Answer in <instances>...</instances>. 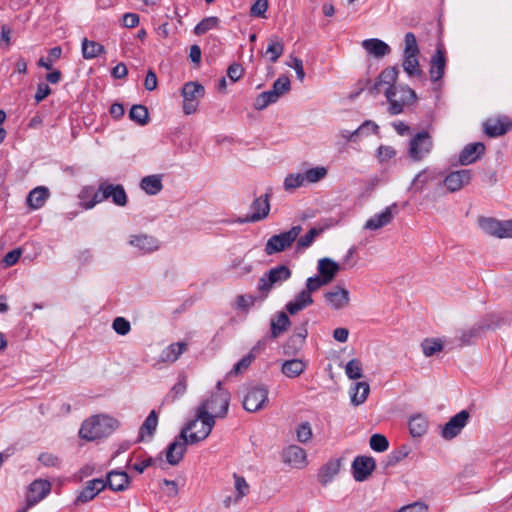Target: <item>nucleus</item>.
I'll use <instances>...</instances> for the list:
<instances>
[{
  "label": "nucleus",
  "instance_id": "1",
  "mask_svg": "<svg viewBox=\"0 0 512 512\" xmlns=\"http://www.w3.org/2000/svg\"><path fill=\"white\" fill-rule=\"evenodd\" d=\"M230 393L223 389L222 382L218 381L216 390L209 398L204 400L197 408V425L201 424V436H209L215 425V418H225L230 404Z\"/></svg>",
  "mask_w": 512,
  "mask_h": 512
},
{
  "label": "nucleus",
  "instance_id": "2",
  "mask_svg": "<svg viewBox=\"0 0 512 512\" xmlns=\"http://www.w3.org/2000/svg\"><path fill=\"white\" fill-rule=\"evenodd\" d=\"M197 421L190 420L181 429L180 434L171 442L166 450V460L170 465H177L183 459L186 452L187 445L197 444L207 438V436H201V431L196 429Z\"/></svg>",
  "mask_w": 512,
  "mask_h": 512
},
{
  "label": "nucleus",
  "instance_id": "3",
  "mask_svg": "<svg viewBox=\"0 0 512 512\" xmlns=\"http://www.w3.org/2000/svg\"><path fill=\"white\" fill-rule=\"evenodd\" d=\"M118 422L106 415H95L85 420L79 430V436L87 441H94L109 436Z\"/></svg>",
  "mask_w": 512,
  "mask_h": 512
},
{
  "label": "nucleus",
  "instance_id": "4",
  "mask_svg": "<svg viewBox=\"0 0 512 512\" xmlns=\"http://www.w3.org/2000/svg\"><path fill=\"white\" fill-rule=\"evenodd\" d=\"M496 326L497 324L493 316L485 317L470 328L459 331V335L449 341V344L452 345V348L472 345L486 331L493 330Z\"/></svg>",
  "mask_w": 512,
  "mask_h": 512
},
{
  "label": "nucleus",
  "instance_id": "5",
  "mask_svg": "<svg viewBox=\"0 0 512 512\" xmlns=\"http://www.w3.org/2000/svg\"><path fill=\"white\" fill-rule=\"evenodd\" d=\"M385 96L389 102V113L398 115L403 112L405 106L412 104L417 96L413 89L408 86L387 87Z\"/></svg>",
  "mask_w": 512,
  "mask_h": 512
},
{
  "label": "nucleus",
  "instance_id": "6",
  "mask_svg": "<svg viewBox=\"0 0 512 512\" xmlns=\"http://www.w3.org/2000/svg\"><path fill=\"white\" fill-rule=\"evenodd\" d=\"M291 275L292 272L286 265L274 267L259 279L257 286L258 291L263 298H266L274 286L281 285L283 282L287 281Z\"/></svg>",
  "mask_w": 512,
  "mask_h": 512
},
{
  "label": "nucleus",
  "instance_id": "7",
  "mask_svg": "<svg viewBox=\"0 0 512 512\" xmlns=\"http://www.w3.org/2000/svg\"><path fill=\"white\" fill-rule=\"evenodd\" d=\"M301 231L302 227L297 225L293 226L288 231L273 235L265 244V253L270 256L290 248L298 238Z\"/></svg>",
  "mask_w": 512,
  "mask_h": 512
},
{
  "label": "nucleus",
  "instance_id": "8",
  "mask_svg": "<svg viewBox=\"0 0 512 512\" xmlns=\"http://www.w3.org/2000/svg\"><path fill=\"white\" fill-rule=\"evenodd\" d=\"M433 148V140L427 131H421L415 134L408 148V156L414 162L422 161L430 154Z\"/></svg>",
  "mask_w": 512,
  "mask_h": 512
},
{
  "label": "nucleus",
  "instance_id": "9",
  "mask_svg": "<svg viewBox=\"0 0 512 512\" xmlns=\"http://www.w3.org/2000/svg\"><path fill=\"white\" fill-rule=\"evenodd\" d=\"M181 95L183 97V112L186 115L197 111L199 101L205 95V88L198 82H187L184 84Z\"/></svg>",
  "mask_w": 512,
  "mask_h": 512
},
{
  "label": "nucleus",
  "instance_id": "10",
  "mask_svg": "<svg viewBox=\"0 0 512 512\" xmlns=\"http://www.w3.org/2000/svg\"><path fill=\"white\" fill-rule=\"evenodd\" d=\"M268 393L265 386L249 388L242 401L243 408L248 412H257L263 409L269 401Z\"/></svg>",
  "mask_w": 512,
  "mask_h": 512
},
{
  "label": "nucleus",
  "instance_id": "11",
  "mask_svg": "<svg viewBox=\"0 0 512 512\" xmlns=\"http://www.w3.org/2000/svg\"><path fill=\"white\" fill-rule=\"evenodd\" d=\"M270 193L267 192L265 195L257 197L251 204V214H247L244 218L239 219L240 223H253L265 219L270 211Z\"/></svg>",
  "mask_w": 512,
  "mask_h": 512
},
{
  "label": "nucleus",
  "instance_id": "12",
  "mask_svg": "<svg viewBox=\"0 0 512 512\" xmlns=\"http://www.w3.org/2000/svg\"><path fill=\"white\" fill-rule=\"evenodd\" d=\"M52 485L48 480L36 479L28 487L26 494L27 508H32L46 498L51 492Z\"/></svg>",
  "mask_w": 512,
  "mask_h": 512
},
{
  "label": "nucleus",
  "instance_id": "13",
  "mask_svg": "<svg viewBox=\"0 0 512 512\" xmlns=\"http://www.w3.org/2000/svg\"><path fill=\"white\" fill-rule=\"evenodd\" d=\"M469 418L470 413L467 410H461L443 426L441 436L446 440L455 438L467 425Z\"/></svg>",
  "mask_w": 512,
  "mask_h": 512
},
{
  "label": "nucleus",
  "instance_id": "14",
  "mask_svg": "<svg viewBox=\"0 0 512 512\" xmlns=\"http://www.w3.org/2000/svg\"><path fill=\"white\" fill-rule=\"evenodd\" d=\"M473 177L471 169H461L449 173L443 180V185L451 193L461 190L468 185Z\"/></svg>",
  "mask_w": 512,
  "mask_h": 512
},
{
  "label": "nucleus",
  "instance_id": "15",
  "mask_svg": "<svg viewBox=\"0 0 512 512\" xmlns=\"http://www.w3.org/2000/svg\"><path fill=\"white\" fill-rule=\"evenodd\" d=\"M375 466L376 463L372 457L357 456L352 463V473L354 479L358 482L367 480L375 469Z\"/></svg>",
  "mask_w": 512,
  "mask_h": 512
},
{
  "label": "nucleus",
  "instance_id": "16",
  "mask_svg": "<svg viewBox=\"0 0 512 512\" xmlns=\"http://www.w3.org/2000/svg\"><path fill=\"white\" fill-rule=\"evenodd\" d=\"M100 192L102 198H112V202L117 206H126L128 197L124 187L120 184H111L107 181L100 183Z\"/></svg>",
  "mask_w": 512,
  "mask_h": 512
},
{
  "label": "nucleus",
  "instance_id": "17",
  "mask_svg": "<svg viewBox=\"0 0 512 512\" xmlns=\"http://www.w3.org/2000/svg\"><path fill=\"white\" fill-rule=\"evenodd\" d=\"M445 67V48L443 44H438L436 47L435 54L432 56L430 60L429 74L431 81L437 82L441 80L445 73Z\"/></svg>",
  "mask_w": 512,
  "mask_h": 512
},
{
  "label": "nucleus",
  "instance_id": "18",
  "mask_svg": "<svg viewBox=\"0 0 512 512\" xmlns=\"http://www.w3.org/2000/svg\"><path fill=\"white\" fill-rule=\"evenodd\" d=\"M484 131L489 137H499L512 129V121L507 117L487 119L484 124Z\"/></svg>",
  "mask_w": 512,
  "mask_h": 512
},
{
  "label": "nucleus",
  "instance_id": "19",
  "mask_svg": "<svg viewBox=\"0 0 512 512\" xmlns=\"http://www.w3.org/2000/svg\"><path fill=\"white\" fill-rule=\"evenodd\" d=\"M106 488L103 478H96L85 483L83 489L79 492L75 505L84 504L93 500L101 491Z\"/></svg>",
  "mask_w": 512,
  "mask_h": 512
},
{
  "label": "nucleus",
  "instance_id": "20",
  "mask_svg": "<svg viewBox=\"0 0 512 512\" xmlns=\"http://www.w3.org/2000/svg\"><path fill=\"white\" fill-rule=\"evenodd\" d=\"M131 478L125 471L112 470L108 472L103 482L106 487L115 492L126 490L130 485Z\"/></svg>",
  "mask_w": 512,
  "mask_h": 512
},
{
  "label": "nucleus",
  "instance_id": "21",
  "mask_svg": "<svg viewBox=\"0 0 512 512\" xmlns=\"http://www.w3.org/2000/svg\"><path fill=\"white\" fill-rule=\"evenodd\" d=\"M283 461L294 468H303L307 464L306 451L297 445H290L283 451Z\"/></svg>",
  "mask_w": 512,
  "mask_h": 512
},
{
  "label": "nucleus",
  "instance_id": "22",
  "mask_svg": "<svg viewBox=\"0 0 512 512\" xmlns=\"http://www.w3.org/2000/svg\"><path fill=\"white\" fill-rule=\"evenodd\" d=\"M485 153V145L482 142H475L466 145L459 154V163L469 165L476 162Z\"/></svg>",
  "mask_w": 512,
  "mask_h": 512
},
{
  "label": "nucleus",
  "instance_id": "23",
  "mask_svg": "<svg viewBox=\"0 0 512 512\" xmlns=\"http://www.w3.org/2000/svg\"><path fill=\"white\" fill-rule=\"evenodd\" d=\"M317 270L319 276L327 283H331L337 273L341 270V266L331 258H321L318 260Z\"/></svg>",
  "mask_w": 512,
  "mask_h": 512
},
{
  "label": "nucleus",
  "instance_id": "24",
  "mask_svg": "<svg viewBox=\"0 0 512 512\" xmlns=\"http://www.w3.org/2000/svg\"><path fill=\"white\" fill-rule=\"evenodd\" d=\"M397 208L396 203L386 207L381 213L369 218L365 223V229L377 230L388 225L393 219V210Z\"/></svg>",
  "mask_w": 512,
  "mask_h": 512
},
{
  "label": "nucleus",
  "instance_id": "25",
  "mask_svg": "<svg viewBox=\"0 0 512 512\" xmlns=\"http://www.w3.org/2000/svg\"><path fill=\"white\" fill-rule=\"evenodd\" d=\"M324 298L334 309H341L349 303V292L345 288L336 286L324 294Z\"/></svg>",
  "mask_w": 512,
  "mask_h": 512
},
{
  "label": "nucleus",
  "instance_id": "26",
  "mask_svg": "<svg viewBox=\"0 0 512 512\" xmlns=\"http://www.w3.org/2000/svg\"><path fill=\"white\" fill-rule=\"evenodd\" d=\"M399 70L396 66L385 68L378 76L376 82L370 88L372 93H378L382 85L388 87H395L396 80L398 78Z\"/></svg>",
  "mask_w": 512,
  "mask_h": 512
},
{
  "label": "nucleus",
  "instance_id": "27",
  "mask_svg": "<svg viewBox=\"0 0 512 512\" xmlns=\"http://www.w3.org/2000/svg\"><path fill=\"white\" fill-rule=\"evenodd\" d=\"M130 245L137 247L143 253H150L159 248L158 240L150 235H133L129 240Z\"/></svg>",
  "mask_w": 512,
  "mask_h": 512
},
{
  "label": "nucleus",
  "instance_id": "28",
  "mask_svg": "<svg viewBox=\"0 0 512 512\" xmlns=\"http://www.w3.org/2000/svg\"><path fill=\"white\" fill-rule=\"evenodd\" d=\"M362 47L367 51V53L376 58H382L391 52L389 45L377 38L364 40L362 42Z\"/></svg>",
  "mask_w": 512,
  "mask_h": 512
},
{
  "label": "nucleus",
  "instance_id": "29",
  "mask_svg": "<svg viewBox=\"0 0 512 512\" xmlns=\"http://www.w3.org/2000/svg\"><path fill=\"white\" fill-rule=\"evenodd\" d=\"M291 321L285 312H278L270 321V338L276 339L288 330Z\"/></svg>",
  "mask_w": 512,
  "mask_h": 512
},
{
  "label": "nucleus",
  "instance_id": "30",
  "mask_svg": "<svg viewBox=\"0 0 512 512\" xmlns=\"http://www.w3.org/2000/svg\"><path fill=\"white\" fill-rule=\"evenodd\" d=\"M438 176L439 173L435 169L425 168L414 177L410 190L421 192L427 183L434 181Z\"/></svg>",
  "mask_w": 512,
  "mask_h": 512
},
{
  "label": "nucleus",
  "instance_id": "31",
  "mask_svg": "<svg viewBox=\"0 0 512 512\" xmlns=\"http://www.w3.org/2000/svg\"><path fill=\"white\" fill-rule=\"evenodd\" d=\"M313 303V298L306 291L302 290L299 292L294 300L286 304V310L291 314L295 315L299 311L303 310L307 306Z\"/></svg>",
  "mask_w": 512,
  "mask_h": 512
},
{
  "label": "nucleus",
  "instance_id": "32",
  "mask_svg": "<svg viewBox=\"0 0 512 512\" xmlns=\"http://www.w3.org/2000/svg\"><path fill=\"white\" fill-rule=\"evenodd\" d=\"M48 197L49 190L46 187L39 186L29 192L26 201L32 209H39L44 205Z\"/></svg>",
  "mask_w": 512,
  "mask_h": 512
},
{
  "label": "nucleus",
  "instance_id": "33",
  "mask_svg": "<svg viewBox=\"0 0 512 512\" xmlns=\"http://www.w3.org/2000/svg\"><path fill=\"white\" fill-rule=\"evenodd\" d=\"M140 187L148 195H156L163 189L161 175H149L142 178Z\"/></svg>",
  "mask_w": 512,
  "mask_h": 512
},
{
  "label": "nucleus",
  "instance_id": "34",
  "mask_svg": "<svg viewBox=\"0 0 512 512\" xmlns=\"http://www.w3.org/2000/svg\"><path fill=\"white\" fill-rule=\"evenodd\" d=\"M370 393V386L367 382H357L350 390L351 402L358 406L363 404Z\"/></svg>",
  "mask_w": 512,
  "mask_h": 512
},
{
  "label": "nucleus",
  "instance_id": "35",
  "mask_svg": "<svg viewBox=\"0 0 512 512\" xmlns=\"http://www.w3.org/2000/svg\"><path fill=\"white\" fill-rule=\"evenodd\" d=\"M188 349V344L186 342H176L170 344L165 350L162 352V359L165 362L173 363L178 360V358Z\"/></svg>",
  "mask_w": 512,
  "mask_h": 512
},
{
  "label": "nucleus",
  "instance_id": "36",
  "mask_svg": "<svg viewBox=\"0 0 512 512\" xmlns=\"http://www.w3.org/2000/svg\"><path fill=\"white\" fill-rule=\"evenodd\" d=\"M305 369H306L305 362H303L300 359H291V360H286L282 364L281 371L285 376H287L289 378H295V377L300 376L304 372Z\"/></svg>",
  "mask_w": 512,
  "mask_h": 512
},
{
  "label": "nucleus",
  "instance_id": "37",
  "mask_svg": "<svg viewBox=\"0 0 512 512\" xmlns=\"http://www.w3.org/2000/svg\"><path fill=\"white\" fill-rule=\"evenodd\" d=\"M106 52L105 47L92 40L84 38L82 41V56L84 59H94Z\"/></svg>",
  "mask_w": 512,
  "mask_h": 512
},
{
  "label": "nucleus",
  "instance_id": "38",
  "mask_svg": "<svg viewBox=\"0 0 512 512\" xmlns=\"http://www.w3.org/2000/svg\"><path fill=\"white\" fill-rule=\"evenodd\" d=\"M158 425V415L152 410L140 427L138 442L144 440L145 434L152 437Z\"/></svg>",
  "mask_w": 512,
  "mask_h": 512
},
{
  "label": "nucleus",
  "instance_id": "39",
  "mask_svg": "<svg viewBox=\"0 0 512 512\" xmlns=\"http://www.w3.org/2000/svg\"><path fill=\"white\" fill-rule=\"evenodd\" d=\"M428 429V421L427 419L421 415L412 416L409 420V431L413 437H421L423 436Z\"/></svg>",
  "mask_w": 512,
  "mask_h": 512
},
{
  "label": "nucleus",
  "instance_id": "40",
  "mask_svg": "<svg viewBox=\"0 0 512 512\" xmlns=\"http://www.w3.org/2000/svg\"><path fill=\"white\" fill-rule=\"evenodd\" d=\"M378 130L379 126L375 122L371 120H366L357 129L352 131V133L349 136V141L355 142L358 136H368L370 134H377Z\"/></svg>",
  "mask_w": 512,
  "mask_h": 512
},
{
  "label": "nucleus",
  "instance_id": "41",
  "mask_svg": "<svg viewBox=\"0 0 512 512\" xmlns=\"http://www.w3.org/2000/svg\"><path fill=\"white\" fill-rule=\"evenodd\" d=\"M408 449L406 446H402L400 449L394 450L389 453L386 458L381 462L384 470H387L390 467H394L400 461L408 456Z\"/></svg>",
  "mask_w": 512,
  "mask_h": 512
},
{
  "label": "nucleus",
  "instance_id": "42",
  "mask_svg": "<svg viewBox=\"0 0 512 512\" xmlns=\"http://www.w3.org/2000/svg\"><path fill=\"white\" fill-rule=\"evenodd\" d=\"M129 118L141 126L148 124L150 120L148 109L141 104H136L131 107Z\"/></svg>",
  "mask_w": 512,
  "mask_h": 512
},
{
  "label": "nucleus",
  "instance_id": "43",
  "mask_svg": "<svg viewBox=\"0 0 512 512\" xmlns=\"http://www.w3.org/2000/svg\"><path fill=\"white\" fill-rule=\"evenodd\" d=\"M321 228H311L305 235L296 239V249L297 251H303L310 247L314 242L315 238L322 233Z\"/></svg>",
  "mask_w": 512,
  "mask_h": 512
},
{
  "label": "nucleus",
  "instance_id": "44",
  "mask_svg": "<svg viewBox=\"0 0 512 512\" xmlns=\"http://www.w3.org/2000/svg\"><path fill=\"white\" fill-rule=\"evenodd\" d=\"M283 51L284 45L276 36L269 38L265 53L270 55V61L272 63L277 62V60L282 56Z\"/></svg>",
  "mask_w": 512,
  "mask_h": 512
},
{
  "label": "nucleus",
  "instance_id": "45",
  "mask_svg": "<svg viewBox=\"0 0 512 512\" xmlns=\"http://www.w3.org/2000/svg\"><path fill=\"white\" fill-rule=\"evenodd\" d=\"M479 226L486 234L499 238L502 221L494 218H480Z\"/></svg>",
  "mask_w": 512,
  "mask_h": 512
},
{
  "label": "nucleus",
  "instance_id": "46",
  "mask_svg": "<svg viewBox=\"0 0 512 512\" xmlns=\"http://www.w3.org/2000/svg\"><path fill=\"white\" fill-rule=\"evenodd\" d=\"M404 71L409 76H422L423 72L419 69L418 55H404L402 63Z\"/></svg>",
  "mask_w": 512,
  "mask_h": 512
},
{
  "label": "nucleus",
  "instance_id": "47",
  "mask_svg": "<svg viewBox=\"0 0 512 512\" xmlns=\"http://www.w3.org/2000/svg\"><path fill=\"white\" fill-rule=\"evenodd\" d=\"M220 20L216 16H210L202 19L194 28L196 35H203L209 30L218 28Z\"/></svg>",
  "mask_w": 512,
  "mask_h": 512
},
{
  "label": "nucleus",
  "instance_id": "48",
  "mask_svg": "<svg viewBox=\"0 0 512 512\" xmlns=\"http://www.w3.org/2000/svg\"><path fill=\"white\" fill-rule=\"evenodd\" d=\"M423 354L426 357H431L437 352L442 351L443 343L439 339L427 338L421 343Z\"/></svg>",
  "mask_w": 512,
  "mask_h": 512
},
{
  "label": "nucleus",
  "instance_id": "49",
  "mask_svg": "<svg viewBox=\"0 0 512 512\" xmlns=\"http://www.w3.org/2000/svg\"><path fill=\"white\" fill-rule=\"evenodd\" d=\"M340 469L339 462H329L326 465L322 467V474H321V483L327 484L330 482L335 475L338 474Z\"/></svg>",
  "mask_w": 512,
  "mask_h": 512
},
{
  "label": "nucleus",
  "instance_id": "50",
  "mask_svg": "<svg viewBox=\"0 0 512 512\" xmlns=\"http://www.w3.org/2000/svg\"><path fill=\"white\" fill-rule=\"evenodd\" d=\"M306 184L303 173L288 174L284 180V188L291 191Z\"/></svg>",
  "mask_w": 512,
  "mask_h": 512
},
{
  "label": "nucleus",
  "instance_id": "51",
  "mask_svg": "<svg viewBox=\"0 0 512 512\" xmlns=\"http://www.w3.org/2000/svg\"><path fill=\"white\" fill-rule=\"evenodd\" d=\"M306 183H317L327 175L325 167H315L303 173Z\"/></svg>",
  "mask_w": 512,
  "mask_h": 512
},
{
  "label": "nucleus",
  "instance_id": "52",
  "mask_svg": "<svg viewBox=\"0 0 512 512\" xmlns=\"http://www.w3.org/2000/svg\"><path fill=\"white\" fill-rule=\"evenodd\" d=\"M345 372L348 378L356 380L362 377V364L360 360L351 359L345 367Z\"/></svg>",
  "mask_w": 512,
  "mask_h": 512
},
{
  "label": "nucleus",
  "instance_id": "53",
  "mask_svg": "<svg viewBox=\"0 0 512 512\" xmlns=\"http://www.w3.org/2000/svg\"><path fill=\"white\" fill-rule=\"evenodd\" d=\"M291 88L290 79L286 76L279 77L270 89L279 98L284 93H287Z\"/></svg>",
  "mask_w": 512,
  "mask_h": 512
},
{
  "label": "nucleus",
  "instance_id": "54",
  "mask_svg": "<svg viewBox=\"0 0 512 512\" xmlns=\"http://www.w3.org/2000/svg\"><path fill=\"white\" fill-rule=\"evenodd\" d=\"M369 444L371 449L376 452H384L389 447L387 438L382 434H373L370 437Z\"/></svg>",
  "mask_w": 512,
  "mask_h": 512
},
{
  "label": "nucleus",
  "instance_id": "55",
  "mask_svg": "<svg viewBox=\"0 0 512 512\" xmlns=\"http://www.w3.org/2000/svg\"><path fill=\"white\" fill-rule=\"evenodd\" d=\"M405 48L404 55H418L419 48L416 40V36L412 32H408L405 34L404 38Z\"/></svg>",
  "mask_w": 512,
  "mask_h": 512
},
{
  "label": "nucleus",
  "instance_id": "56",
  "mask_svg": "<svg viewBox=\"0 0 512 512\" xmlns=\"http://www.w3.org/2000/svg\"><path fill=\"white\" fill-rule=\"evenodd\" d=\"M312 428L309 422H303L296 428L297 440L301 443H307L312 438Z\"/></svg>",
  "mask_w": 512,
  "mask_h": 512
},
{
  "label": "nucleus",
  "instance_id": "57",
  "mask_svg": "<svg viewBox=\"0 0 512 512\" xmlns=\"http://www.w3.org/2000/svg\"><path fill=\"white\" fill-rule=\"evenodd\" d=\"M254 359L253 355L248 353L234 365L233 369L229 372V375H238L243 373L248 369Z\"/></svg>",
  "mask_w": 512,
  "mask_h": 512
},
{
  "label": "nucleus",
  "instance_id": "58",
  "mask_svg": "<svg viewBox=\"0 0 512 512\" xmlns=\"http://www.w3.org/2000/svg\"><path fill=\"white\" fill-rule=\"evenodd\" d=\"M234 479H235V489L237 491L235 501L238 502L249 492V485L246 482L245 478L242 476H238L237 474H234Z\"/></svg>",
  "mask_w": 512,
  "mask_h": 512
},
{
  "label": "nucleus",
  "instance_id": "59",
  "mask_svg": "<svg viewBox=\"0 0 512 512\" xmlns=\"http://www.w3.org/2000/svg\"><path fill=\"white\" fill-rule=\"evenodd\" d=\"M112 327L117 334L122 336L127 335L131 330L130 322L123 317H116L113 320Z\"/></svg>",
  "mask_w": 512,
  "mask_h": 512
},
{
  "label": "nucleus",
  "instance_id": "60",
  "mask_svg": "<svg viewBox=\"0 0 512 512\" xmlns=\"http://www.w3.org/2000/svg\"><path fill=\"white\" fill-rule=\"evenodd\" d=\"M328 285L319 275H315L313 277H309L306 280V287L304 291H306L309 295L313 292L319 290L321 287Z\"/></svg>",
  "mask_w": 512,
  "mask_h": 512
},
{
  "label": "nucleus",
  "instance_id": "61",
  "mask_svg": "<svg viewBox=\"0 0 512 512\" xmlns=\"http://www.w3.org/2000/svg\"><path fill=\"white\" fill-rule=\"evenodd\" d=\"M267 9L268 0H256L250 8V15L253 17L265 18Z\"/></svg>",
  "mask_w": 512,
  "mask_h": 512
},
{
  "label": "nucleus",
  "instance_id": "62",
  "mask_svg": "<svg viewBox=\"0 0 512 512\" xmlns=\"http://www.w3.org/2000/svg\"><path fill=\"white\" fill-rule=\"evenodd\" d=\"M38 460L46 467H58L60 465V459L56 455L48 452L41 453Z\"/></svg>",
  "mask_w": 512,
  "mask_h": 512
},
{
  "label": "nucleus",
  "instance_id": "63",
  "mask_svg": "<svg viewBox=\"0 0 512 512\" xmlns=\"http://www.w3.org/2000/svg\"><path fill=\"white\" fill-rule=\"evenodd\" d=\"M396 156V151L392 146L381 145L377 150V157L380 162H387Z\"/></svg>",
  "mask_w": 512,
  "mask_h": 512
},
{
  "label": "nucleus",
  "instance_id": "64",
  "mask_svg": "<svg viewBox=\"0 0 512 512\" xmlns=\"http://www.w3.org/2000/svg\"><path fill=\"white\" fill-rule=\"evenodd\" d=\"M397 512H429V508L424 502L417 501L406 506H403Z\"/></svg>",
  "mask_w": 512,
  "mask_h": 512
}]
</instances>
